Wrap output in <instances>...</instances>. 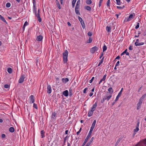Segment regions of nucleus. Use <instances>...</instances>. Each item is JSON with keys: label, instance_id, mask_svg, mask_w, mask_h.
<instances>
[{"label": "nucleus", "instance_id": "nucleus-1", "mask_svg": "<svg viewBox=\"0 0 146 146\" xmlns=\"http://www.w3.org/2000/svg\"><path fill=\"white\" fill-rule=\"evenodd\" d=\"M68 51L66 50L63 53V60L64 63H66L68 61Z\"/></svg>", "mask_w": 146, "mask_h": 146}, {"label": "nucleus", "instance_id": "nucleus-2", "mask_svg": "<svg viewBox=\"0 0 146 146\" xmlns=\"http://www.w3.org/2000/svg\"><path fill=\"white\" fill-rule=\"evenodd\" d=\"M111 95H110L108 96H103L102 100L101 101V103H103L106 100L108 101L111 98Z\"/></svg>", "mask_w": 146, "mask_h": 146}, {"label": "nucleus", "instance_id": "nucleus-3", "mask_svg": "<svg viewBox=\"0 0 146 146\" xmlns=\"http://www.w3.org/2000/svg\"><path fill=\"white\" fill-rule=\"evenodd\" d=\"M98 48L96 46H94L93 47L90 49V52L92 53H94L97 50Z\"/></svg>", "mask_w": 146, "mask_h": 146}, {"label": "nucleus", "instance_id": "nucleus-4", "mask_svg": "<svg viewBox=\"0 0 146 146\" xmlns=\"http://www.w3.org/2000/svg\"><path fill=\"white\" fill-rule=\"evenodd\" d=\"M91 135L88 133V135L86 137L85 139L82 146H84L85 145L87 141L88 140L89 138L90 137Z\"/></svg>", "mask_w": 146, "mask_h": 146}, {"label": "nucleus", "instance_id": "nucleus-5", "mask_svg": "<svg viewBox=\"0 0 146 146\" xmlns=\"http://www.w3.org/2000/svg\"><path fill=\"white\" fill-rule=\"evenodd\" d=\"M25 77L24 75H22L19 80V82L20 83H21L23 82L24 81Z\"/></svg>", "mask_w": 146, "mask_h": 146}, {"label": "nucleus", "instance_id": "nucleus-6", "mask_svg": "<svg viewBox=\"0 0 146 146\" xmlns=\"http://www.w3.org/2000/svg\"><path fill=\"white\" fill-rule=\"evenodd\" d=\"M142 102L143 101L139 100V102L137 105V110H139L140 108Z\"/></svg>", "mask_w": 146, "mask_h": 146}, {"label": "nucleus", "instance_id": "nucleus-7", "mask_svg": "<svg viewBox=\"0 0 146 146\" xmlns=\"http://www.w3.org/2000/svg\"><path fill=\"white\" fill-rule=\"evenodd\" d=\"M52 91L50 85H48L47 88V92L48 94L51 93Z\"/></svg>", "mask_w": 146, "mask_h": 146}, {"label": "nucleus", "instance_id": "nucleus-8", "mask_svg": "<svg viewBox=\"0 0 146 146\" xmlns=\"http://www.w3.org/2000/svg\"><path fill=\"white\" fill-rule=\"evenodd\" d=\"M34 96L31 95L30 96V103H33L35 102Z\"/></svg>", "mask_w": 146, "mask_h": 146}, {"label": "nucleus", "instance_id": "nucleus-9", "mask_svg": "<svg viewBox=\"0 0 146 146\" xmlns=\"http://www.w3.org/2000/svg\"><path fill=\"white\" fill-rule=\"evenodd\" d=\"M97 106V103L96 102L94 104L91 108V110L94 111L96 109V107Z\"/></svg>", "mask_w": 146, "mask_h": 146}, {"label": "nucleus", "instance_id": "nucleus-10", "mask_svg": "<svg viewBox=\"0 0 146 146\" xmlns=\"http://www.w3.org/2000/svg\"><path fill=\"white\" fill-rule=\"evenodd\" d=\"M42 38L43 37L42 36L39 35L36 37V40L38 41H40L42 40Z\"/></svg>", "mask_w": 146, "mask_h": 146}, {"label": "nucleus", "instance_id": "nucleus-11", "mask_svg": "<svg viewBox=\"0 0 146 146\" xmlns=\"http://www.w3.org/2000/svg\"><path fill=\"white\" fill-rule=\"evenodd\" d=\"M122 94V93L121 92H119L117 95V96L116 99H115V102H116L117 101L119 98L121 96V94Z\"/></svg>", "mask_w": 146, "mask_h": 146}, {"label": "nucleus", "instance_id": "nucleus-12", "mask_svg": "<svg viewBox=\"0 0 146 146\" xmlns=\"http://www.w3.org/2000/svg\"><path fill=\"white\" fill-rule=\"evenodd\" d=\"M94 139V137H92L91 138L90 140V141L89 142H88L85 146H89V145H90V144L93 141Z\"/></svg>", "mask_w": 146, "mask_h": 146}, {"label": "nucleus", "instance_id": "nucleus-13", "mask_svg": "<svg viewBox=\"0 0 146 146\" xmlns=\"http://www.w3.org/2000/svg\"><path fill=\"white\" fill-rule=\"evenodd\" d=\"M62 82L64 83H66L69 81V79L67 78H63L62 80Z\"/></svg>", "mask_w": 146, "mask_h": 146}, {"label": "nucleus", "instance_id": "nucleus-14", "mask_svg": "<svg viewBox=\"0 0 146 146\" xmlns=\"http://www.w3.org/2000/svg\"><path fill=\"white\" fill-rule=\"evenodd\" d=\"M63 94L66 97H67L68 95V92L67 90H66L63 92Z\"/></svg>", "mask_w": 146, "mask_h": 146}, {"label": "nucleus", "instance_id": "nucleus-15", "mask_svg": "<svg viewBox=\"0 0 146 146\" xmlns=\"http://www.w3.org/2000/svg\"><path fill=\"white\" fill-rule=\"evenodd\" d=\"M93 111L92 110H91L89 111L88 113V115L89 117L91 116L93 114Z\"/></svg>", "mask_w": 146, "mask_h": 146}, {"label": "nucleus", "instance_id": "nucleus-16", "mask_svg": "<svg viewBox=\"0 0 146 146\" xmlns=\"http://www.w3.org/2000/svg\"><path fill=\"white\" fill-rule=\"evenodd\" d=\"M133 14H130L129 16V17L127 19V21H130L133 18Z\"/></svg>", "mask_w": 146, "mask_h": 146}, {"label": "nucleus", "instance_id": "nucleus-17", "mask_svg": "<svg viewBox=\"0 0 146 146\" xmlns=\"http://www.w3.org/2000/svg\"><path fill=\"white\" fill-rule=\"evenodd\" d=\"M41 136L42 138L44 137V132L43 130H41L40 131Z\"/></svg>", "mask_w": 146, "mask_h": 146}, {"label": "nucleus", "instance_id": "nucleus-18", "mask_svg": "<svg viewBox=\"0 0 146 146\" xmlns=\"http://www.w3.org/2000/svg\"><path fill=\"white\" fill-rule=\"evenodd\" d=\"M84 8L85 9L87 10H88L89 11H91V7L89 6H85L84 7Z\"/></svg>", "mask_w": 146, "mask_h": 146}, {"label": "nucleus", "instance_id": "nucleus-19", "mask_svg": "<svg viewBox=\"0 0 146 146\" xmlns=\"http://www.w3.org/2000/svg\"><path fill=\"white\" fill-rule=\"evenodd\" d=\"M39 11H40V9H38V13H37V12H36V13H34L35 14L36 17H40V14H39Z\"/></svg>", "mask_w": 146, "mask_h": 146}, {"label": "nucleus", "instance_id": "nucleus-20", "mask_svg": "<svg viewBox=\"0 0 146 146\" xmlns=\"http://www.w3.org/2000/svg\"><path fill=\"white\" fill-rule=\"evenodd\" d=\"M108 91L111 94L113 92V90L112 89V88L111 87H110L108 89Z\"/></svg>", "mask_w": 146, "mask_h": 146}, {"label": "nucleus", "instance_id": "nucleus-21", "mask_svg": "<svg viewBox=\"0 0 146 146\" xmlns=\"http://www.w3.org/2000/svg\"><path fill=\"white\" fill-rule=\"evenodd\" d=\"M9 131L10 132L13 133L15 131L14 128L13 127H11L9 128Z\"/></svg>", "mask_w": 146, "mask_h": 146}, {"label": "nucleus", "instance_id": "nucleus-22", "mask_svg": "<svg viewBox=\"0 0 146 146\" xmlns=\"http://www.w3.org/2000/svg\"><path fill=\"white\" fill-rule=\"evenodd\" d=\"M33 12L34 13H36V7L35 5H33Z\"/></svg>", "mask_w": 146, "mask_h": 146}, {"label": "nucleus", "instance_id": "nucleus-23", "mask_svg": "<svg viewBox=\"0 0 146 146\" xmlns=\"http://www.w3.org/2000/svg\"><path fill=\"white\" fill-rule=\"evenodd\" d=\"M146 94H144L141 97V98L139 99V100H140L142 101H143V100L145 98V97L146 96Z\"/></svg>", "mask_w": 146, "mask_h": 146}, {"label": "nucleus", "instance_id": "nucleus-24", "mask_svg": "<svg viewBox=\"0 0 146 146\" xmlns=\"http://www.w3.org/2000/svg\"><path fill=\"white\" fill-rule=\"evenodd\" d=\"M76 1V0H72V8L74 7Z\"/></svg>", "mask_w": 146, "mask_h": 146}, {"label": "nucleus", "instance_id": "nucleus-25", "mask_svg": "<svg viewBox=\"0 0 146 146\" xmlns=\"http://www.w3.org/2000/svg\"><path fill=\"white\" fill-rule=\"evenodd\" d=\"M7 71L10 74L12 72V69L10 68H8Z\"/></svg>", "mask_w": 146, "mask_h": 146}, {"label": "nucleus", "instance_id": "nucleus-26", "mask_svg": "<svg viewBox=\"0 0 146 146\" xmlns=\"http://www.w3.org/2000/svg\"><path fill=\"white\" fill-rule=\"evenodd\" d=\"M94 127H92V126L91 127V128H90V131L88 133L89 134L91 135L92 133V131L93 130V129H94Z\"/></svg>", "mask_w": 146, "mask_h": 146}, {"label": "nucleus", "instance_id": "nucleus-27", "mask_svg": "<svg viewBox=\"0 0 146 146\" xmlns=\"http://www.w3.org/2000/svg\"><path fill=\"white\" fill-rule=\"evenodd\" d=\"M92 41V38L91 37H90L89 39L87 41V43H90Z\"/></svg>", "mask_w": 146, "mask_h": 146}, {"label": "nucleus", "instance_id": "nucleus-28", "mask_svg": "<svg viewBox=\"0 0 146 146\" xmlns=\"http://www.w3.org/2000/svg\"><path fill=\"white\" fill-rule=\"evenodd\" d=\"M86 3L87 4L90 5L92 3V1L91 0H87L86 1Z\"/></svg>", "mask_w": 146, "mask_h": 146}, {"label": "nucleus", "instance_id": "nucleus-29", "mask_svg": "<svg viewBox=\"0 0 146 146\" xmlns=\"http://www.w3.org/2000/svg\"><path fill=\"white\" fill-rule=\"evenodd\" d=\"M111 29V28L110 27L108 26H107L106 27V30L108 32H109Z\"/></svg>", "mask_w": 146, "mask_h": 146}, {"label": "nucleus", "instance_id": "nucleus-30", "mask_svg": "<svg viewBox=\"0 0 146 146\" xmlns=\"http://www.w3.org/2000/svg\"><path fill=\"white\" fill-rule=\"evenodd\" d=\"M81 24L82 25V27L84 29H85L86 27V26L84 24V22L82 23L81 22Z\"/></svg>", "mask_w": 146, "mask_h": 146}, {"label": "nucleus", "instance_id": "nucleus-31", "mask_svg": "<svg viewBox=\"0 0 146 146\" xmlns=\"http://www.w3.org/2000/svg\"><path fill=\"white\" fill-rule=\"evenodd\" d=\"M69 95L70 96H71L73 94L72 90L71 89H70L69 90Z\"/></svg>", "mask_w": 146, "mask_h": 146}, {"label": "nucleus", "instance_id": "nucleus-32", "mask_svg": "<svg viewBox=\"0 0 146 146\" xmlns=\"http://www.w3.org/2000/svg\"><path fill=\"white\" fill-rule=\"evenodd\" d=\"M79 9H76V10H75L76 13L77 15H80V13L79 11Z\"/></svg>", "mask_w": 146, "mask_h": 146}, {"label": "nucleus", "instance_id": "nucleus-33", "mask_svg": "<svg viewBox=\"0 0 146 146\" xmlns=\"http://www.w3.org/2000/svg\"><path fill=\"white\" fill-rule=\"evenodd\" d=\"M116 1V3L117 5H120L121 4L120 0H115Z\"/></svg>", "mask_w": 146, "mask_h": 146}, {"label": "nucleus", "instance_id": "nucleus-34", "mask_svg": "<svg viewBox=\"0 0 146 146\" xmlns=\"http://www.w3.org/2000/svg\"><path fill=\"white\" fill-rule=\"evenodd\" d=\"M11 6V4L9 3H7L6 4V7L7 8Z\"/></svg>", "mask_w": 146, "mask_h": 146}, {"label": "nucleus", "instance_id": "nucleus-35", "mask_svg": "<svg viewBox=\"0 0 146 146\" xmlns=\"http://www.w3.org/2000/svg\"><path fill=\"white\" fill-rule=\"evenodd\" d=\"M56 116V113L55 112H53L52 113V118H54Z\"/></svg>", "mask_w": 146, "mask_h": 146}, {"label": "nucleus", "instance_id": "nucleus-36", "mask_svg": "<svg viewBox=\"0 0 146 146\" xmlns=\"http://www.w3.org/2000/svg\"><path fill=\"white\" fill-rule=\"evenodd\" d=\"M107 49V47L104 45L103 47V52H104L105 51H106Z\"/></svg>", "mask_w": 146, "mask_h": 146}, {"label": "nucleus", "instance_id": "nucleus-37", "mask_svg": "<svg viewBox=\"0 0 146 146\" xmlns=\"http://www.w3.org/2000/svg\"><path fill=\"white\" fill-rule=\"evenodd\" d=\"M78 20L80 22V23H81V22L82 23L84 22L83 20L82 19V18L79 16L78 17Z\"/></svg>", "mask_w": 146, "mask_h": 146}, {"label": "nucleus", "instance_id": "nucleus-38", "mask_svg": "<svg viewBox=\"0 0 146 146\" xmlns=\"http://www.w3.org/2000/svg\"><path fill=\"white\" fill-rule=\"evenodd\" d=\"M139 123H140V122H139V120H138L137 121V125H136V128H139Z\"/></svg>", "mask_w": 146, "mask_h": 146}, {"label": "nucleus", "instance_id": "nucleus-39", "mask_svg": "<svg viewBox=\"0 0 146 146\" xmlns=\"http://www.w3.org/2000/svg\"><path fill=\"white\" fill-rule=\"evenodd\" d=\"M144 44L143 42H140L138 43V44H136V46H139L143 45Z\"/></svg>", "mask_w": 146, "mask_h": 146}, {"label": "nucleus", "instance_id": "nucleus-40", "mask_svg": "<svg viewBox=\"0 0 146 146\" xmlns=\"http://www.w3.org/2000/svg\"><path fill=\"white\" fill-rule=\"evenodd\" d=\"M88 35L89 36H91L92 35V33L91 32H89L88 33Z\"/></svg>", "mask_w": 146, "mask_h": 146}, {"label": "nucleus", "instance_id": "nucleus-41", "mask_svg": "<svg viewBox=\"0 0 146 146\" xmlns=\"http://www.w3.org/2000/svg\"><path fill=\"white\" fill-rule=\"evenodd\" d=\"M4 87L5 88H9V86L7 84L4 85Z\"/></svg>", "mask_w": 146, "mask_h": 146}, {"label": "nucleus", "instance_id": "nucleus-42", "mask_svg": "<svg viewBox=\"0 0 146 146\" xmlns=\"http://www.w3.org/2000/svg\"><path fill=\"white\" fill-rule=\"evenodd\" d=\"M139 130V128H136L135 129L133 130V131L135 132H137Z\"/></svg>", "mask_w": 146, "mask_h": 146}, {"label": "nucleus", "instance_id": "nucleus-43", "mask_svg": "<svg viewBox=\"0 0 146 146\" xmlns=\"http://www.w3.org/2000/svg\"><path fill=\"white\" fill-rule=\"evenodd\" d=\"M139 27V23H137V25L135 27V28L136 29H138Z\"/></svg>", "mask_w": 146, "mask_h": 146}, {"label": "nucleus", "instance_id": "nucleus-44", "mask_svg": "<svg viewBox=\"0 0 146 146\" xmlns=\"http://www.w3.org/2000/svg\"><path fill=\"white\" fill-rule=\"evenodd\" d=\"M110 0H108L107 2V5L108 6H110Z\"/></svg>", "mask_w": 146, "mask_h": 146}, {"label": "nucleus", "instance_id": "nucleus-45", "mask_svg": "<svg viewBox=\"0 0 146 146\" xmlns=\"http://www.w3.org/2000/svg\"><path fill=\"white\" fill-rule=\"evenodd\" d=\"M80 7V5H76L75 10H76V9H79Z\"/></svg>", "mask_w": 146, "mask_h": 146}, {"label": "nucleus", "instance_id": "nucleus-46", "mask_svg": "<svg viewBox=\"0 0 146 146\" xmlns=\"http://www.w3.org/2000/svg\"><path fill=\"white\" fill-rule=\"evenodd\" d=\"M103 0H100L99 3V7L101 6L102 3L103 1Z\"/></svg>", "mask_w": 146, "mask_h": 146}, {"label": "nucleus", "instance_id": "nucleus-47", "mask_svg": "<svg viewBox=\"0 0 146 146\" xmlns=\"http://www.w3.org/2000/svg\"><path fill=\"white\" fill-rule=\"evenodd\" d=\"M139 40L138 39H137L136 40V42H135V45L136 46V44H138V43H139Z\"/></svg>", "mask_w": 146, "mask_h": 146}, {"label": "nucleus", "instance_id": "nucleus-48", "mask_svg": "<svg viewBox=\"0 0 146 146\" xmlns=\"http://www.w3.org/2000/svg\"><path fill=\"white\" fill-rule=\"evenodd\" d=\"M106 74H105V75H104V76H103V78L102 79L103 80V81H104L105 80H106Z\"/></svg>", "mask_w": 146, "mask_h": 146}, {"label": "nucleus", "instance_id": "nucleus-49", "mask_svg": "<svg viewBox=\"0 0 146 146\" xmlns=\"http://www.w3.org/2000/svg\"><path fill=\"white\" fill-rule=\"evenodd\" d=\"M94 77H92V78L91 79V80H90L89 81V82L90 83H91L92 82V81H93V80H94Z\"/></svg>", "mask_w": 146, "mask_h": 146}, {"label": "nucleus", "instance_id": "nucleus-50", "mask_svg": "<svg viewBox=\"0 0 146 146\" xmlns=\"http://www.w3.org/2000/svg\"><path fill=\"white\" fill-rule=\"evenodd\" d=\"M29 23L27 21L25 22L23 26H26L28 25Z\"/></svg>", "mask_w": 146, "mask_h": 146}, {"label": "nucleus", "instance_id": "nucleus-51", "mask_svg": "<svg viewBox=\"0 0 146 146\" xmlns=\"http://www.w3.org/2000/svg\"><path fill=\"white\" fill-rule=\"evenodd\" d=\"M81 129H82V128H80V129H79V131H78L77 132L76 134L77 135H78L79 134V133L81 132Z\"/></svg>", "mask_w": 146, "mask_h": 146}, {"label": "nucleus", "instance_id": "nucleus-52", "mask_svg": "<svg viewBox=\"0 0 146 146\" xmlns=\"http://www.w3.org/2000/svg\"><path fill=\"white\" fill-rule=\"evenodd\" d=\"M37 18L38 19V21L39 22H41L42 20L41 18L40 17H37Z\"/></svg>", "mask_w": 146, "mask_h": 146}, {"label": "nucleus", "instance_id": "nucleus-53", "mask_svg": "<svg viewBox=\"0 0 146 146\" xmlns=\"http://www.w3.org/2000/svg\"><path fill=\"white\" fill-rule=\"evenodd\" d=\"M33 107L35 108L36 109H37V107L36 104L34 103Z\"/></svg>", "mask_w": 146, "mask_h": 146}, {"label": "nucleus", "instance_id": "nucleus-54", "mask_svg": "<svg viewBox=\"0 0 146 146\" xmlns=\"http://www.w3.org/2000/svg\"><path fill=\"white\" fill-rule=\"evenodd\" d=\"M68 138V136H66L64 138V143H65L67 139V138Z\"/></svg>", "mask_w": 146, "mask_h": 146}, {"label": "nucleus", "instance_id": "nucleus-55", "mask_svg": "<svg viewBox=\"0 0 146 146\" xmlns=\"http://www.w3.org/2000/svg\"><path fill=\"white\" fill-rule=\"evenodd\" d=\"M1 137L2 138H3L6 137V135L4 134H3L1 135Z\"/></svg>", "mask_w": 146, "mask_h": 146}, {"label": "nucleus", "instance_id": "nucleus-56", "mask_svg": "<svg viewBox=\"0 0 146 146\" xmlns=\"http://www.w3.org/2000/svg\"><path fill=\"white\" fill-rule=\"evenodd\" d=\"M1 20L3 21L4 22L6 23V24H7V22H6V21L5 20L4 17H3V18H2V19H1Z\"/></svg>", "mask_w": 146, "mask_h": 146}, {"label": "nucleus", "instance_id": "nucleus-57", "mask_svg": "<svg viewBox=\"0 0 146 146\" xmlns=\"http://www.w3.org/2000/svg\"><path fill=\"white\" fill-rule=\"evenodd\" d=\"M119 64V61H118L117 63L115 64V67H116L117 66H118Z\"/></svg>", "mask_w": 146, "mask_h": 146}, {"label": "nucleus", "instance_id": "nucleus-58", "mask_svg": "<svg viewBox=\"0 0 146 146\" xmlns=\"http://www.w3.org/2000/svg\"><path fill=\"white\" fill-rule=\"evenodd\" d=\"M87 89L88 88H85L83 90V93H86V91Z\"/></svg>", "mask_w": 146, "mask_h": 146}, {"label": "nucleus", "instance_id": "nucleus-59", "mask_svg": "<svg viewBox=\"0 0 146 146\" xmlns=\"http://www.w3.org/2000/svg\"><path fill=\"white\" fill-rule=\"evenodd\" d=\"M56 80L57 81V82H56L57 83V84L59 83L60 82H59V78H56Z\"/></svg>", "mask_w": 146, "mask_h": 146}, {"label": "nucleus", "instance_id": "nucleus-60", "mask_svg": "<svg viewBox=\"0 0 146 146\" xmlns=\"http://www.w3.org/2000/svg\"><path fill=\"white\" fill-rule=\"evenodd\" d=\"M116 7L117 9H122V7L117 6Z\"/></svg>", "mask_w": 146, "mask_h": 146}, {"label": "nucleus", "instance_id": "nucleus-61", "mask_svg": "<svg viewBox=\"0 0 146 146\" xmlns=\"http://www.w3.org/2000/svg\"><path fill=\"white\" fill-rule=\"evenodd\" d=\"M141 33L140 32H139L138 33V35H135V37H138L139 36V35Z\"/></svg>", "mask_w": 146, "mask_h": 146}, {"label": "nucleus", "instance_id": "nucleus-62", "mask_svg": "<svg viewBox=\"0 0 146 146\" xmlns=\"http://www.w3.org/2000/svg\"><path fill=\"white\" fill-rule=\"evenodd\" d=\"M129 50H133V48H132V46H130L129 48Z\"/></svg>", "mask_w": 146, "mask_h": 146}, {"label": "nucleus", "instance_id": "nucleus-63", "mask_svg": "<svg viewBox=\"0 0 146 146\" xmlns=\"http://www.w3.org/2000/svg\"><path fill=\"white\" fill-rule=\"evenodd\" d=\"M96 120H94V121L92 124H94V125H95V124H96Z\"/></svg>", "mask_w": 146, "mask_h": 146}, {"label": "nucleus", "instance_id": "nucleus-64", "mask_svg": "<svg viewBox=\"0 0 146 146\" xmlns=\"http://www.w3.org/2000/svg\"><path fill=\"white\" fill-rule=\"evenodd\" d=\"M104 54V53L103 52H102L101 53V54L100 55V59L102 58V57L103 55Z\"/></svg>", "mask_w": 146, "mask_h": 146}]
</instances>
